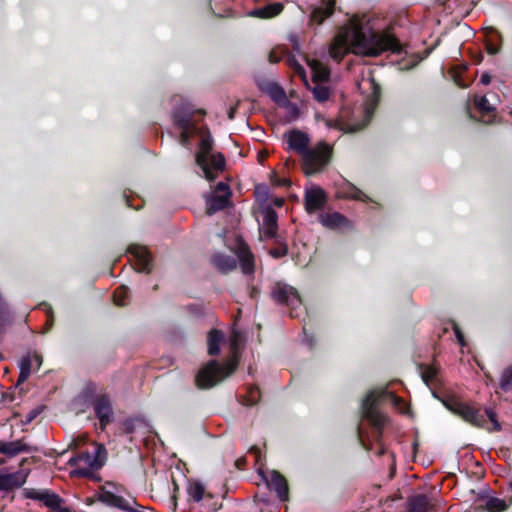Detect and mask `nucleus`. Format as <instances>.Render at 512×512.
Listing matches in <instances>:
<instances>
[{
  "instance_id": "nucleus-1",
  "label": "nucleus",
  "mask_w": 512,
  "mask_h": 512,
  "mask_svg": "<svg viewBox=\"0 0 512 512\" xmlns=\"http://www.w3.org/2000/svg\"><path fill=\"white\" fill-rule=\"evenodd\" d=\"M384 398H388L400 413L408 414L410 412V408L405 400L394 392L388 391L387 388L370 390L360 405L361 423L354 428V436L357 437L363 446H365L364 426L372 429L371 436H367L368 438L371 437L377 442H380L382 438L384 427L389 421L388 416L379 408V403Z\"/></svg>"
},
{
  "instance_id": "nucleus-2",
  "label": "nucleus",
  "mask_w": 512,
  "mask_h": 512,
  "mask_svg": "<svg viewBox=\"0 0 512 512\" xmlns=\"http://www.w3.org/2000/svg\"><path fill=\"white\" fill-rule=\"evenodd\" d=\"M367 13H354V55L377 57L384 52L401 55L403 45L393 32L392 26L376 31Z\"/></svg>"
},
{
  "instance_id": "nucleus-3",
  "label": "nucleus",
  "mask_w": 512,
  "mask_h": 512,
  "mask_svg": "<svg viewBox=\"0 0 512 512\" xmlns=\"http://www.w3.org/2000/svg\"><path fill=\"white\" fill-rule=\"evenodd\" d=\"M433 396L438 399L449 411L455 415L461 417L464 421L469 424L484 428L488 422L493 425V431H500L501 425L497 420L496 412L491 408H486L482 411L480 408L471 406L465 402L460 401L453 395H439L436 391L432 390Z\"/></svg>"
},
{
  "instance_id": "nucleus-4",
  "label": "nucleus",
  "mask_w": 512,
  "mask_h": 512,
  "mask_svg": "<svg viewBox=\"0 0 512 512\" xmlns=\"http://www.w3.org/2000/svg\"><path fill=\"white\" fill-rule=\"evenodd\" d=\"M241 342V334L233 332L229 338L230 349L233 357L224 364H219L216 360L209 361L199 370L195 377V382L200 389H209L229 377L237 367L236 353Z\"/></svg>"
},
{
  "instance_id": "nucleus-5",
  "label": "nucleus",
  "mask_w": 512,
  "mask_h": 512,
  "mask_svg": "<svg viewBox=\"0 0 512 512\" xmlns=\"http://www.w3.org/2000/svg\"><path fill=\"white\" fill-rule=\"evenodd\" d=\"M195 162L208 181H214L225 170V158L222 153L213 152V138L210 133L202 137L195 154Z\"/></svg>"
},
{
  "instance_id": "nucleus-6",
  "label": "nucleus",
  "mask_w": 512,
  "mask_h": 512,
  "mask_svg": "<svg viewBox=\"0 0 512 512\" xmlns=\"http://www.w3.org/2000/svg\"><path fill=\"white\" fill-rule=\"evenodd\" d=\"M107 451L101 444H95L93 452H81L70 458L68 464L76 466L71 475L87 477L93 470L100 469L105 462Z\"/></svg>"
},
{
  "instance_id": "nucleus-7",
  "label": "nucleus",
  "mask_w": 512,
  "mask_h": 512,
  "mask_svg": "<svg viewBox=\"0 0 512 512\" xmlns=\"http://www.w3.org/2000/svg\"><path fill=\"white\" fill-rule=\"evenodd\" d=\"M332 148L326 142H319L309 147L301 156L304 174L313 175L321 172L330 162Z\"/></svg>"
},
{
  "instance_id": "nucleus-8",
  "label": "nucleus",
  "mask_w": 512,
  "mask_h": 512,
  "mask_svg": "<svg viewBox=\"0 0 512 512\" xmlns=\"http://www.w3.org/2000/svg\"><path fill=\"white\" fill-rule=\"evenodd\" d=\"M368 84V88L370 93L366 96L363 103V119L361 122L354 121V133L363 130L368 126L370 121L372 120L374 113L378 107L380 97H381V87L378 83L375 82L374 79L369 78L362 83L357 84V88L361 89L362 84Z\"/></svg>"
},
{
  "instance_id": "nucleus-9",
  "label": "nucleus",
  "mask_w": 512,
  "mask_h": 512,
  "mask_svg": "<svg viewBox=\"0 0 512 512\" xmlns=\"http://www.w3.org/2000/svg\"><path fill=\"white\" fill-rule=\"evenodd\" d=\"M352 45V18L340 26L330 44L329 55L336 61H340L349 53Z\"/></svg>"
},
{
  "instance_id": "nucleus-10",
  "label": "nucleus",
  "mask_w": 512,
  "mask_h": 512,
  "mask_svg": "<svg viewBox=\"0 0 512 512\" xmlns=\"http://www.w3.org/2000/svg\"><path fill=\"white\" fill-rule=\"evenodd\" d=\"M232 191L228 184L219 182L214 190L204 195L206 214L211 216L232 205Z\"/></svg>"
},
{
  "instance_id": "nucleus-11",
  "label": "nucleus",
  "mask_w": 512,
  "mask_h": 512,
  "mask_svg": "<svg viewBox=\"0 0 512 512\" xmlns=\"http://www.w3.org/2000/svg\"><path fill=\"white\" fill-rule=\"evenodd\" d=\"M335 7V0H321L318 4L311 5L309 7L307 26L316 30L326 19L334 14Z\"/></svg>"
},
{
  "instance_id": "nucleus-12",
  "label": "nucleus",
  "mask_w": 512,
  "mask_h": 512,
  "mask_svg": "<svg viewBox=\"0 0 512 512\" xmlns=\"http://www.w3.org/2000/svg\"><path fill=\"white\" fill-rule=\"evenodd\" d=\"M270 296L272 300L279 305H287L296 308L301 304L298 291L286 283H275L271 287Z\"/></svg>"
},
{
  "instance_id": "nucleus-13",
  "label": "nucleus",
  "mask_w": 512,
  "mask_h": 512,
  "mask_svg": "<svg viewBox=\"0 0 512 512\" xmlns=\"http://www.w3.org/2000/svg\"><path fill=\"white\" fill-rule=\"evenodd\" d=\"M328 201L326 192L320 186H312L306 189L304 194V206L308 214L321 212Z\"/></svg>"
},
{
  "instance_id": "nucleus-14",
  "label": "nucleus",
  "mask_w": 512,
  "mask_h": 512,
  "mask_svg": "<svg viewBox=\"0 0 512 512\" xmlns=\"http://www.w3.org/2000/svg\"><path fill=\"white\" fill-rule=\"evenodd\" d=\"M93 409L102 430L113 420L112 403L108 395L101 394L97 396L93 403Z\"/></svg>"
},
{
  "instance_id": "nucleus-15",
  "label": "nucleus",
  "mask_w": 512,
  "mask_h": 512,
  "mask_svg": "<svg viewBox=\"0 0 512 512\" xmlns=\"http://www.w3.org/2000/svg\"><path fill=\"white\" fill-rule=\"evenodd\" d=\"M318 222L326 229L342 231L349 227V219L336 211L321 212L318 215Z\"/></svg>"
},
{
  "instance_id": "nucleus-16",
  "label": "nucleus",
  "mask_w": 512,
  "mask_h": 512,
  "mask_svg": "<svg viewBox=\"0 0 512 512\" xmlns=\"http://www.w3.org/2000/svg\"><path fill=\"white\" fill-rule=\"evenodd\" d=\"M288 148L302 156L310 147V138L307 133L293 129L285 133Z\"/></svg>"
},
{
  "instance_id": "nucleus-17",
  "label": "nucleus",
  "mask_w": 512,
  "mask_h": 512,
  "mask_svg": "<svg viewBox=\"0 0 512 512\" xmlns=\"http://www.w3.org/2000/svg\"><path fill=\"white\" fill-rule=\"evenodd\" d=\"M128 251L136 258L138 272L149 273L151 271V255L146 247L131 245Z\"/></svg>"
},
{
  "instance_id": "nucleus-18",
  "label": "nucleus",
  "mask_w": 512,
  "mask_h": 512,
  "mask_svg": "<svg viewBox=\"0 0 512 512\" xmlns=\"http://www.w3.org/2000/svg\"><path fill=\"white\" fill-rule=\"evenodd\" d=\"M28 474L24 471L3 474L0 472V491H7L21 487L27 479Z\"/></svg>"
},
{
  "instance_id": "nucleus-19",
  "label": "nucleus",
  "mask_w": 512,
  "mask_h": 512,
  "mask_svg": "<svg viewBox=\"0 0 512 512\" xmlns=\"http://www.w3.org/2000/svg\"><path fill=\"white\" fill-rule=\"evenodd\" d=\"M263 223L262 233L266 238H274L277 235V220L278 216L274 209L267 207L262 211Z\"/></svg>"
},
{
  "instance_id": "nucleus-20",
  "label": "nucleus",
  "mask_w": 512,
  "mask_h": 512,
  "mask_svg": "<svg viewBox=\"0 0 512 512\" xmlns=\"http://www.w3.org/2000/svg\"><path fill=\"white\" fill-rule=\"evenodd\" d=\"M474 106L481 114V122L491 124L496 118V108L491 105L486 96L475 97Z\"/></svg>"
},
{
  "instance_id": "nucleus-21",
  "label": "nucleus",
  "mask_w": 512,
  "mask_h": 512,
  "mask_svg": "<svg viewBox=\"0 0 512 512\" xmlns=\"http://www.w3.org/2000/svg\"><path fill=\"white\" fill-rule=\"evenodd\" d=\"M193 109L188 103H181L173 112V123L178 128H190Z\"/></svg>"
},
{
  "instance_id": "nucleus-22",
  "label": "nucleus",
  "mask_w": 512,
  "mask_h": 512,
  "mask_svg": "<svg viewBox=\"0 0 512 512\" xmlns=\"http://www.w3.org/2000/svg\"><path fill=\"white\" fill-rule=\"evenodd\" d=\"M237 258L240 262L241 271L250 275L255 271L254 255L246 244L239 245L237 249Z\"/></svg>"
},
{
  "instance_id": "nucleus-23",
  "label": "nucleus",
  "mask_w": 512,
  "mask_h": 512,
  "mask_svg": "<svg viewBox=\"0 0 512 512\" xmlns=\"http://www.w3.org/2000/svg\"><path fill=\"white\" fill-rule=\"evenodd\" d=\"M30 451L31 447L24 441V439L10 442L2 441V454L9 458L15 457L22 452Z\"/></svg>"
},
{
  "instance_id": "nucleus-24",
  "label": "nucleus",
  "mask_w": 512,
  "mask_h": 512,
  "mask_svg": "<svg viewBox=\"0 0 512 512\" xmlns=\"http://www.w3.org/2000/svg\"><path fill=\"white\" fill-rule=\"evenodd\" d=\"M307 64L312 71V81L323 82L328 81L330 77V71L326 65H324L318 59H309L307 60Z\"/></svg>"
},
{
  "instance_id": "nucleus-25",
  "label": "nucleus",
  "mask_w": 512,
  "mask_h": 512,
  "mask_svg": "<svg viewBox=\"0 0 512 512\" xmlns=\"http://www.w3.org/2000/svg\"><path fill=\"white\" fill-rule=\"evenodd\" d=\"M212 263L221 273H229L237 268V260L225 254H216L212 257Z\"/></svg>"
},
{
  "instance_id": "nucleus-26",
  "label": "nucleus",
  "mask_w": 512,
  "mask_h": 512,
  "mask_svg": "<svg viewBox=\"0 0 512 512\" xmlns=\"http://www.w3.org/2000/svg\"><path fill=\"white\" fill-rule=\"evenodd\" d=\"M270 488L274 489L281 500L288 496V485L286 479L278 472L273 471L269 480Z\"/></svg>"
},
{
  "instance_id": "nucleus-27",
  "label": "nucleus",
  "mask_w": 512,
  "mask_h": 512,
  "mask_svg": "<svg viewBox=\"0 0 512 512\" xmlns=\"http://www.w3.org/2000/svg\"><path fill=\"white\" fill-rule=\"evenodd\" d=\"M431 505L425 494H417L407 501V512H429Z\"/></svg>"
},
{
  "instance_id": "nucleus-28",
  "label": "nucleus",
  "mask_w": 512,
  "mask_h": 512,
  "mask_svg": "<svg viewBox=\"0 0 512 512\" xmlns=\"http://www.w3.org/2000/svg\"><path fill=\"white\" fill-rule=\"evenodd\" d=\"M224 338V333L221 330L212 329L208 332L207 345L209 355L214 356L220 353V345Z\"/></svg>"
},
{
  "instance_id": "nucleus-29",
  "label": "nucleus",
  "mask_w": 512,
  "mask_h": 512,
  "mask_svg": "<svg viewBox=\"0 0 512 512\" xmlns=\"http://www.w3.org/2000/svg\"><path fill=\"white\" fill-rule=\"evenodd\" d=\"M283 10L281 3H273L264 7L254 9L250 15L257 18L268 19L279 15Z\"/></svg>"
},
{
  "instance_id": "nucleus-30",
  "label": "nucleus",
  "mask_w": 512,
  "mask_h": 512,
  "mask_svg": "<svg viewBox=\"0 0 512 512\" xmlns=\"http://www.w3.org/2000/svg\"><path fill=\"white\" fill-rule=\"evenodd\" d=\"M420 369L422 380L427 386L437 385L440 382L439 367L435 365H421Z\"/></svg>"
},
{
  "instance_id": "nucleus-31",
  "label": "nucleus",
  "mask_w": 512,
  "mask_h": 512,
  "mask_svg": "<svg viewBox=\"0 0 512 512\" xmlns=\"http://www.w3.org/2000/svg\"><path fill=\"white\" fill-rule=\"evenodd\" d=\"M42 502L52 512H70L67 507H63V499L60 498L57 494L49 492L48 490L44 498H42Z\"/></svg>"
},
{
  "instance_id": "nucleus-32",
  "label": "nucleus",
  "mask_w": 512,
  "mask_h": 512,
  "mask_svg": "<svg viewBox=\"0 0 512 512\" xmlns=\"http://www.w3.org/2000/svg\"><path fill=\"white\" fill-rule=\"evenodd\" d=\"M502 46L501 33L496 29H491L490 34L486 38V51L490 55H495L500 52Z\"/></svg>"
},
{
  "instance_id": "nucleus-33",
  "label": "nucleus",
  "mask_w": 512,
  "mask_h": 512,
  "mask_svg": "<svg viewBox=\"0 0 512 512\" xmlns=\"http://www.w3.org/2000/svg\"><path fill=\"white\" fill-rule=\"evenodd\" d=\"M32 354L28 352L27 354L23 355L20 362H19V377L17 384H21L25 382L30 374H31V368H32Z\"/></svg>"
},
{
  "instance_id": "nucleus-34",
  "label": "nucleus",
  "mask_w": 512,
  "mask_h": 512,
  "mask_svg": "<svg viewBox=\"0 0 512 512\" xmlns=\"http://www.w3.org/2000/svg\"><path fill=\"white\" fill-rule=\"evenodd\" d=\"M512 499L506 502L504 499H500L497 497H489L484 505V508L487 512H504L511 505Z\"/></svg>"
},
{
  "instance_id": "nucleus-35",
  "label": "nucleus",
  "mask_w": 512,
  "mask_h": 512,
  "mask_svg": "<svg viewBox=\"0 0 512 512\" xmlns=\"http://www.w3.org/2000/svg\"><path fill=\"white\" fill-rule=\"evenodd\" d=\"M306 88L311 90L314 99L320 103L327 101L331 94L329 87L318 82L313 87L309 84V87Z\"/></svg>"
},
{
  "instance_id": "nucleus-36",
  "label": "nucleus",
  "mask_w": 512,
  "mask_h": 512,
  "mask_svg": "<svg viewBox=\"0 0 512 512\" xmlns=\"http://www.w3.org/2000/svg\"><path fill=\"white\" fill-rule=\"evenodd\" d=\"M266 92L271 99L277 103H282L287 100L284 89L276 83H269L266 87Z\"/></svg>"
},
{
  "instance_id": "nucleus-37",
  "label": "nucleus",
  "mask_w": 512,
  "mask_h": 512,
  "mask_svg": "<svg viewBox=\"0 0 512 512\" xmlns=\"http://www.w3.org/2000/svg\"><path fill=\"white\" fill-rule=\"evenodd\" d=\"M499 387L507 392L512 388V365L506 367L500 377Z\"/></svg>"
},
{
  "instance_id": "nucleus-38",
  "label": "nucleus",
  "mask_w": 512,
  "mask_h": 512,
  "mask_svg": "<svg viewBox=\"0 0 512 512\" xmlns=\"http://www.w3.org/2000/svg\"><path fill=\"white\" fill-rule=\"evenodd\" d=\"M189 496L196 502L203 499L205 493V487L203 484L196 482L190 485L188 489Z\"/></svg>"
},
{
  "instance_id": "nucleus-39",
  "label": "nucleus",
  "mask_w": 512,
  "mask_h": 512,
  "mask_svg": "<svg viewBox=\"0 0 512 512\" xmlns=\"http://www.w3.org/2000/svg\"><path fill=\"white\" fill-rule=\"evenodd\" d=\"M289 65L294 69V71L301 77L306 87H309V82L306 76V71L304 67L294 58H289Z\"/></svg>"
},
{
  "instance_id": "nucleus-40",
  "label": "nucleus",
  "mask_w": 512,
  "mask_h": 512,
  "mask_svg": "<svg viewBox=\"0 0 512 512\" xmlns=\"http://www.w3.org/2000/svg\"><path fill=\"white\" fill-rule=\"evenodd\" d=\"M128 288L121 286L115 290L113 299L116 305L125 306L127 304L126 298L128 297Z\"/></svg>"
},
{
  "instance_id": "nucleus-41",
  "label": "nucleus",
  "mask_w": 512,
  "mask_h": 512,
  "mask_svg": "<svg viewBox=\"0 0 512 512\" xmlns=\"http://www.w3.org/2000/svg\"><path fill=\"white\" fill-rule=\"evenodd\" d=\"M331 127L343 131L344 133L352 132V124L349 121L343 120L342 118L336 119L333 124H331Z\"/></svg>"
},
{
  "instance_id": "nucleus-42",
  "label": "nucleus",
  "mask_w": 512,
  "mask_h": 512,
  "mask_svg": "<svg viewBox=\"0 0 512 512\" xmlns=\"http://www.w3.org/2000/svg\"><path fill=\"white\" fill-rule=\"evenodd\" d=\"M288 253V247L285 243H280L278 247L270 249L269 254L275 258H282Z\"/></svg>"
},
{
  "instance_id": "nucleus-43",
  "label": "nucleus",
  "mask_w": 512,
  "mask_h": 512,
  "mask_svg": "<svg viewBox=\"0 0 512 512\" xmlns=\"http://www.w3.org/2000/svg\"><path fill=\"white\" fill-rule=\"evenodd\" d=\"M47 490H36V489H30L26 492L27 498L33 499V500H39L42 502V498H44Z\"/></svg>"
},
{
  "instance_id": "nucleus-44",
  "label": "nucleus",
  "mask_w": 512,
  "mask_h": 512,
  "mask_svg": "<svg viewBox=\"0 0 512 512\" xmlns=\"http://www.w3.org/2000/svg\"><path fill=\"white\" fill-rule=\"evenodd\" d=\"M288 39L292 45L293 50H295L296 52H300L301 51V41H300L299 36L296 34H291V35H289Z\"/></svg>"
},
{
  "instance_id": "nucleus-45",
  "label": "nucleus",
  "mask_w": 512,
  "mask_h": 512,
  "mask_svg": "<svg viewBox=\"0 0 512 512\" xmlns=\"http://www.w3.org/2000/svg\"><path fill=\"white\" fill-rule=\"evenodd\" d=\"M453 330L459 344L464 346L466 344L464 334L456 323L453 324Z\"/></svg>"
},
{
  "instance_id": "nucleus-46",
  "label": "nucleus",
  "mask_w": 512,
  "mask_h": 512,
  "mask_svg": "<svg viewBox=\"0 0 512 512\" xmlns=\"http://www.w3.org/2000/svg\"><path fill=\"white\" fill-rule=\"evenodd\" d=\"M123 430L126 434H132L135 431V421L133 419H127L123 423Z\"/></svg>"
},
{
  "instance_id": "nucleus-47",
  "label": "nucleus",
  "mask_w": 512,
  "mask_h": 512,
  "mask_svg": "<svg viewBox=\"0 0 512 512\" xmlns=\"http://www.w3.org/2000/svg\"><path fill=\"white\" fill-rule=\"evenodd\" d=\"M353 197H354V201L355 200H361V201H364V202H367V201H370V198L365 195L360 189H358L356 186H354V194H353Z\"/></svg>"
},
{
  "instance_id": "nucleus-48",
  "label": "nucleus",
  "mask_w": 512,
  "mask_h": 512,
  "mask_svg": "<svg viewBox=\"0 0 512 512\" xmlns=\"http://www.w3.org/2000/svg\"><path fill=\"white\" fill-rule=\"evenodd\" d=\"M111 501L109 502L111 505L118 507L120 509H127L126 506H124V500L121 497L118 496H111Z\"/></svg>"
},
{
  "instance_id": "nucleus-49",
  "label": "nucleus",
  "mask_w": 512,
  "mask_h": 512,
  "mask_svg": "<svg viewBox=\"0 0 512 512\" xmlns=\"http://www.w3.org/2000/svg\"><path fill=\"white\" fill-rule=\"evenodd\" d=\"M181 134H180V143L182 145H186L189 141V129L190 128H180Z\"/></svg>"
},
{
  "instance_id": "nucleus-50",
  "label": "nucleus",
  "mask_w": 512,
  "mask_h": 512,
  "mask_svg": "<svg viewBox=\"0 0 512 512\" xmlns=\"http://www.w3.org/2000/svg\"><path fill=\"white\" fill-rule=\"evenodd\" d=\"M281 60V56L276 53L275 50L270 51L268 55V61L272 64H276Z\"/></svg>"
},
{
  "instance_id": "nucleus-51",
  "label": "nucleus",
  "mask_w": 512,
  "mask_h": 512,
  "mask_svg": "<svg viewBox=\"0 0 512 512\" xmlns=\"http://www.w3.org/2000/svg\"><path fill=\"white\" fill-rule=\"evenodd\" d=\"M454 82L459 88L464 89L468 87V84H466L464 80L461 78V76L458 74L454 76Z\"/></svg>"
},
{
  "instance_id": "nucleus-52",
  "label": "nucleus",
  "mask_w": 512,
  "mask_h": 512,
  "mask_svg": "<svg viewBox=\"0 0 512 512\" xmlns=\"http://www.w3.org/2000/svg\"><path fill=\"white\" fill-rule=\"evenodd\" d=\"M491 75L487 72L483 73L480 77V83L483 85H488L491 82Z\"/></svg>"
},
{
  "instance_id": "nucleus-53",
  "label": "nucleus",
  "mask_w": 512,
  "mask_h": 512,
  "mask_svg": "<svg viewBox=\"0 0 512 512\" xmlns=\"http://www.w3.org/2000/svg\"><path fill=\"white\" fill-rule=\"evenodd\" d=\"M32 357H33V360L36 362L37 368H39L42 364V356L39 355L38 353L34 352Z\"/></svg>"
},
{
  "instance_id": "nucleus-54",
  "label": "nucleus",
  "mask_w": 512,
  "mask_h": 512,
  "mask_svg": "<svg viewBox=\"0 0 512 512\" xmlns=\"http://www.w3.org/2000/svg\"><path fill=\"white\" fill-rule=\"evenodd\" d=\"M274 183L278 186H287V185H290V181L287 180V179H278V180H275Z\"/></svg>"
},
{
  "instance_id": "nucleus-55",
  "label": "nucleus",
  "mask_w": 512,
  "mask_h": 512,
  "mask_svg": "<svg viewBox=\"0 0 512 512\" xmlns=\"http://www.w3.org/2000/svg\"><path fill=\"white\" fill-rule=\"evenodd\" d=\"M236 109H237V105L235 106H232L229 111H228V118L230 120H232L234 118V115H235V112H236Z\"/></svg>"
},
{
  "instance_id": "nucleus-56",
  "label": "nucleus",
  "mask_w": 512,
  "mask_h": 512,
  "mask_svg": "<svg viewBox=\"0 0 512 512\" xmlns=\"http://www.w3.org/2000/svg\"><path fill=\"white\" fill-rule=\"evenodd\" d=\"M36 416H37V412L36 411L30 412L27 415V421L26 422H31Z\"/></svg>"
},
{
  "instance_id": "nucleus-57",
  "label": "nucleus",
  "mask_w": 512,
  "mask_h": 512,
  "mask_svg": "<svg viewBox=\"0 0 512 512\" xmlns=\"http://www.w3.org/2000/svg\"><path fill=\"white\" fill-rule=\"evenodd\" d=\"M283 203H284V200H283L282 198H277V199L274 201V204H275L276 206H279V207H280V206H282V205H283Z\"/></svg>"
},
{
  "instance_id": "nucleus-58",
  "label": "nucleus",
  "mask_w": 512,
  "mask_h": 512,
  "mask_svg": "<svg viewBox=\"0 0 512 512\" xmlns=\"http://www.w3.org/2000/svg\"><path fill=\"white\" fill-rule=\"evenodd\" d=\"M0 454H2V441H0Z\"/></svg>"
},
{
  "instance_id": "nucleus-59",
  "label": "nucleus",
  "mask_w": 512,
  "mask_h": 512,
  "mask_svg": "<svg viewBox=\"0 0 512 512\" xmlns=\"http://www.w3.org/2000/svg\"><path fill=\"white\" fill-rule=\"evenodd\" d=\"M49 320L52 321V314H51V311H49Z\"/></svg>"
},
{
  "instance_id": "nucleus-60",
  "label": "nucleus",
  "mask_w": 512,
  "mask_h": 512,
  "mask_svg": "<svg viewBox=\"0 0 512 512\" xmlns=\"http://www.w3.org/2000/svg\"><path fill=\"white\" fill-rule=\"evenodd\" d=\"M510 489L512 490V481L510 482Z\"/></svg>"
},
{
  "instance_id": "nucleus-61",
  "label": "nucleus",
  "mask_w": 512,
  "mask_h": 512,
  "mask_svg": "<svg viewBox=\"0 0 512 512\" xmlns=\"http://www.w3.org/2000/svg\"><path fill=\"white\" fill-rule=\"evenodd\" d=\"M134 512H137V511H134Z\"/></svg>"
}]
</instances>
